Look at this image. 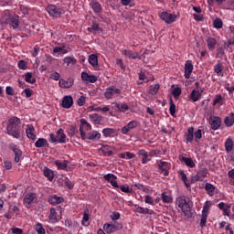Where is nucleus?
<instances>
[{
  "mask_svg": "<svg viewBox=\"0 0 234 234\" xmlns=\"http://www.w3.org/2000/svg\"><path fill=\"white\" fill-rule=\"evenodd\" d=\"M115 107L118 109V111H120V112H125L126 111H129V105H127V103H116Z\"/></svg>",
  "mask_w": 234,
  "mask_h": 234,
  "instance_id": "nucleus-47",
  "label": "nucleus"
},
{
  "mask_svg": "<svg viewBox=\"0 0 234 234\" xmlns=\"http://www.w3.org/2000/svg\"><path fill=\"white\" fill-rule=\"evenodd\" d=\"M57 140H58V144H67V134H65V132H63V129L58 130Z\"/></svg>",
  "mask_w": 234,
  "mask_h": 234,
  "instance_id": "nucleus-28",
  "label": "nucleus"
},
{
  "mask_svg": "<svg viewBox=\"0 0 234 234\" xmlns=\"http://www.w3.org/2000/svg\"><path fill=\"white\" fill-rule=\"evenodd\" d=\"M170 114L171 116H175L176 112V105H175V102L173 101V100H170Z\"/></svg>",
  "mask_w": 234,
  "mask_h": 234,
  "instance_id": "nucleus-56",
  "label": "nucleus"
},
{
  "mask_svg": "<svg viewBox=\"0 0 234 234\" xmlns=\"http://www.w3.org/2000/svg\"><path fill=\"white\" fill-rule=\"evenodd\" d=\"M4 20V23H5V25H10L14 30H17V28H19V16L5 15Z\"/></svg>",
  "mask_w": 234,
  "mask_h": 234,
  "instance_id": "nucleus-3",
  "label": "nucleus"
},
{
  "mask_svg": "<svg viewBox=\"0 0 234 234\" xmlns=\"http://www.w3.org/2000/svg\"><path fill=\"white\" fill-rule=\"evenodd\" d=\"M195 128L189 127L186 132L185 133V140L186 144H192L193 140H195Z\"/></svg>",
  "mask_w": 234,
  "mask_h": 234,
  "instance_id": "nucleus-21",
  "label": "nucleus"
},
{
  "mask_svg": "<svg viewBox=\"0 0 234 234\" xmlns=\"http://www.w3.org/2000/svg\"><path fill=\"white\" fill-rule=\"evenodd\" d=\"M218 209L223 211V215L225 217H229H229H230L229 209H231V204L220 202L219 204H218Z\"/></svg>",
  "mask_w": 234,
  "mask_h": 234,
  "instance_id": "nucleus-20",
  "label": "nucleus"
},
{
  "mask_svg": "<svg viewBox=\"0 0 234 234\" xmlns=\"http://www.w3.org/2000/svg\"><path fill=\"white\" fill-rule=\"evenodd\" d=\"M160 17L165 23H167V25H171L176 21V15L169 14L167 12L161 13Z\"/></svg>",
  "mask_w": 234,
  "mask_h": 234,
  "instance_id": "nucleus-12",
  "label": "nucleus"
},
{
  "mask_svg": "<svg viewBox=\"0 0 234 234\" xmlns=\"http://www.w3.org/2000/svg\"><path fill=\"white\" fill-rule=\"evenodd\" d=\"M101 138V133L98 131H92L88 133H82V140H90L91 142H98Z\"/></svg>",
  "mask_w": 234,
  "mask_h": 234,
  "instance_id": "nucleus-9",
  "label": "nucleus"
},
{
  "mask_svg": "<svg viewBox=\"0 0 234 234\" xmlns=\"http://www.w3.org/2000/svg\"><path fill=\"white\" fill-rule=\"evenodd\" d=\"M25 80L27 83H31V85H34V83H36V78H34V73L32 72H27L25 74Z\"/></svg>",
  "mask_w": 234,
  "mask_h": 234,
  "instance_id": "nucleus-39",
  "label": "nucleus"
},
{
  "mask_svg": "<svg viewBox=\"0 0 234 234\" xmlns=\"http://www.w3.org/2000/svg\"><path fill=\"white\" fill-rule=\"evenodd\" d=\"M34 200H36L35 193L27 194L24 198V204L26 207L30 208V205L34 203Z\"/></svg>",
  "mask_w": 234,
  "mask_h": 234,
  "instance_id": "nucleus-23",
  "label": "nucleus"
},
{
  "mask_svg": "<svg viewBox=\"0 0 234 234\" xmlns=\"http://www.w3.org/2000/svg\"><path fill=\"white\" fill-rule=\"evenodd\" d=\"M209 209H211V202L207 201L203 207L202 216L200 219V227L206 228V223L207 222V215L209 214Z\"/></svg>",
  "mask_w": 234,
  "mask_h": 234,
  "instance_id": "nucleus-5",
  "label": "nucleus"
},
{
  "mask_svg": "<svg viewBox=\"0 0 234 234\" xmlns=\"http://www.w3.org/2000/svg\"><path fill=\"white\" fill-rule=\"evenodd\" d=\"M222 70H224V67H222V64L220 62H218V64H216L214 66V72L218 75V76H224L222 74Z\"/></svg>",
  "mask_w": 234,
  "mask_h": 234,
  "instance_id": "nucleus-46",
  "label": "nucleus"
},
{
  "mask_svg": "<svg viewBox=\"0 0 234 234\" xmlns=\"http://www.w3.org/2000/svg\"><path fill=\"white\" fill-rule=\"evenodd\" d=\"M161 198L164 204H171L173 202V197L167 195L165 192L161 194Z\"/></svg>",
  "mask_w": 234,
  "mask_h": 234,
  "instance_id": "nucleus-45",
  "label": "nucleus"
},
{
  "mask_svg": "<svg viewBox=\"0 0 234 234\" xmlns=\"http://www.w3.org/2000/svg\"><path fill=\"white\" fill-rule=\"evenodd\" d=\"M90 6L95 14H101V5L98 2H91Z\"/></svg>",
  "mask_w": 234,
  "mask_h": 234,
  "instance_id": "nucleus-43",
  "label": "nucleus"
},
{
  "mask_svg": "<svg viewBox=\"0 0 234 234\" xmlns=\"http://www.w3.org/2000/svg\"><path fill=\"white\" fill-rule=\"evenodd\" d=\"M160 90V84H154V86H151V89L149 90V94L152 96H156L158 94V90Z\"/></svg>",
  "mask_w": 234,
  "mask_h": 234,
  "instance_id": "nucleus-48",
  "label": "nucleus"
},
{
  "mask_svg": "<svg viewBox=\"0 0 234 234\" xmlns=\"http://www.w3.org/2000/svg\"><path fill=\"white\" fill-rule=\"evenodd\" d=\"M174 98H178V96H180V94H182V89L180 88H175L173 90V92H172Z\"/></svg>",
  "mask_w": 234,
  "mask_h": 234,
  "instance_id": "nucleus-60",
  "label": "nucleus"
},
{
  "mask_svg": "<svg viewBox=\"0 0 234 234\" xmlns=\"http://www.w3.org/2000/svg\"><path fill=\"white\" fill-rule=\"evenodd\" d=\"M89 209L84 211L83 218H82V226H87V222H89Z\"/></svg>",
  "mask_w": 234,
  "mask_h": 234,
  "instance_id": "nucleus-57",
  "label": "nucleus"
},
{
  "mask_svg": "<svg viewBox=\"0 0 234 234\" xmlns=\"http://www.w3.org/2000/svg\"><path fill=\"white\" fill-rule=\"evenodd\" d=\"M47 12L48 14H49V16L51 17H59V16H61L63 14V11L61 10V8L54 5H50L47 7Z\"/></svg>",
  "mask_w": 234,
  "mask_h": 234,
  "instance_id": "nucleus-10",
  "label": "nucleus"
},
{
  "mask_svg": "<svg viewBox=\"0 0 234 234\" xmlns=\"http://www.w3.org/2000/svg\"><path fill=\"white\" fill-rule=\"evenodd\" d=\"M102 134L105 136V138H109L111 136H114L116 134V130L112 128H104L102 130Z\"/></svg>",
  "mask_w": 234,
  "mask_h": 234,
  "instance_id": "nucleus-36",
  "label": "nucleus"
},
{
  "mask_svg": "<svg viewBox=\"0 0 234 234\" xmlns=\"http://www.w3.org/2000/svg\"><path fill=\"white\" fill-rule=\"evenodd\" d=\"M81 80L84 83H96V81H98V77L95 75H89V73L83 71L81 73Z\"/></svg>",
  "mask_w": 234,
  "mask_h": 234,
  "instance_id": "nucleus-16",
  "label": "nucleus"
},
{
  "mask_svg": "<svg viewBox=\"0 0 234 234\" xmlns=\"http://www.w3.org/2000/svg\"><path fill=\"white\" fill-rule=\"evenodd\" d=\"M120 189L122 193H133V190H131V188H129V186H121Z\"/></svg>",
  "mask_w": 234,
  "mask_h": 234,
  "instance_id": "nucleus-63",
  "label": "nucleus"
},
{
  "mask_svg": "<svg viewBox=\"0 0 234 234\" xmlns=\"http://www.w3.org/2000/svg\"><path fill=\"white\" fill-rule=\"evenodd\" d=\"M112 220H119L120 219V212H112L111 216Z\"/></svg>",
  "mask_w": 234,
  "mask_h": 234,
  "instance_id": "nucleus-64",
  "label": "nucleus"
},
{
  "mask_svg": "<svg viewBox=\"0 0 234 234\" xmlns=\"http://www.w3.org/2000/svg\"><path fill=\"white\" fill-rule=\"evenodd\" d=\"M118 177L114 174H106L103 176V179L106 180V182H109L112 187L118 188L120 186H118V182L116 181Z\"/></svg>",
  "mask_w": 234,
  "mask_h": 234,
  "instance_id": "nucleus-15",
  "label": "nucleus"
},
{
  "mask_svg": "<svg viewBox=\"0 0 234 234\" xmlns=\"http://www.w3.org/2000/svg\"><path fill=\"white\" fill-rule=\"evenodd\" d=\"M120 94H122V90L114 86H111L106 89L104 92V98L106 100H112V98H117L118 96H120Z\"/></svg>",
  "mask_w": 234,
  "mask_h": 234,
  "instance_id": "nucleus-4",
  "label": "nucleus"
},
{
  "mask_svg": "<svg viewBox=\"0 0 234 234\" xmlns=\"http://www.w3.org/2000/svg\"><path fill=\"white\" fill-rule=\"evenodd\" d=\"M52 54H58L63 55V54H69V50H67L65 45H62L61 47H56L53 48Z\"/></svg>",
  "mask_w": 234,
  "mask_h": 234,
  "instance_id": "nucleus-33",
  "label": "nucleus"
},
{
  "mask_svg": "<svg viewBox=\"0 0 234 234\" xmlns=\"http://www.w3.org/2000/svg\"><path fill=\"white\" fill-rule=\"evenodd\" d=\"M224 101V97H222L221 94H217L214 98V101H213V105H222Z\"/></svg>",
  "mask_w": 234,
  "mask_h": 234,
  "instance_id": "nucleus-49",
  "label": "nucleus"
},
{
  "mask_svg": "<svg viewBox=\"0 0 234 234\" xmlns=\"http://www.w3.org/2000/svg\"><path fill=\"white\" fill-rule=\"evenodd\" d=\"M122 228H123V225L120 223L108 222L103 225V229L108 234L114 233L118 229H122Z\"/></svg>",
  "mask_w": 234,
  "mask_h": 234,
  "instance_id": "nucleus-6",
  "label": "nucleus"
},
{
  "mask_svg": "<svg viewBox=\"0 0 234 234\" xmlns=\"http://www.w3.org/2000/svg\"><path fill=\"white\" fill-rule=\"evenodd\" d=\"M101 151L104 156H112V146L103 145Z\"/></svg>",
  "mask_w": 234,
  "mask_h": 234,
  "instance_id": "nucleus-41",
  "label": "nucleus"
},
{
  "mask_svg": "<svg viewBox=\"0 0 234 234\" xmlns=\"http://www.w3.org/2000/svg\"><path fill=\"white\" fill-rule=\"evenodd\" d=\"M9 149L15 154V162L19 164V162H21V156H23V152L21 149H19V146L14 143H11L9 144Z\"/></svg>",
  "mask_w": 234,
  "mask_h": 234,
  "instance_id": "nucleus-8",
  "label": "nucleus"
},
{
  "mask_svg": "<svg viewBox=\"0 0 234 234\" xmlns=\"http://www.w3.org/2000/svg\"><path fill=\"white\" fill-rule=\"evenodd\" d=\"M135 207H136V212L140 213V215H151V210L149 208H145L138 205H135Z\"/></svg>",
  "mask_w": 234,
  "mask_h": 234,
  "instance_id": "nucleus-40",
  "label": "nucleus"
},
{
  "mask_svg": "<svg viewBox=\"0 0 234 234\" xmlns=\"http://www.w3.org/2000/svg\"><path fill=\"white\" fill-rule=\"evenodd\" d=\"M35 229L37 234H45L46 233L45 228H43V225L41 223H37L35 226Z\"/></svg>",
  "mask_w": 234,
  "mask_h": 234,
  "instance_id": "nucleus-52",
  "label": "nucleus"
},
{
  "mask_svg": "<svg viewBox=\"0 0 234 234\" xmlns=\"http://www.w3.org/2000/svg\"><path fill=\"white\" fill-rule=\"evenodd\" d=\"M193 72V61L186 60L185 64V78L189 80L191 78V73Z\"/></svg>",
  "mask_w": 234,
  "mask_h": 234,
  "instance_id": "nucleus-22",
  "label": "nucleus"
},
{
  "mask_svg": "<svg viewBox=\"0 0 234 234\" xmlns=\"http://www.w3.org/2000/svg\"><path fill=\"white\" fill-rule=\"evenodd\" d=\"M17 66L21 70H27V61L19 60Z\"/></svg>",
  "mask_w": 234,
  "mask_h": 234,
  "instance_id": "nucleus-59",
  "label": "nucleus"
},
{
  "mask_svg": "<svg viewBox=\"0 0 234 234\" xmlns=\"http://www.w3.org/2000/svg\"><path fill=\"white\" fill-rule=\"evenodd\" d=\"M21 119L19 117H11L6 125V134L19 140L21 138Z\"/></svg>",
  "mask_w": 234,
  "mask_h": 234,
  "instance_id": "nucleus-1",
  "label": "nucleus"
},
{
  "mask_svg": "<svg viewBox=\"0 0 234 234\" xmlns=\"http://www.w3.org/2000/svg\"><path fill=\"white\" fill-rule=\"evenodd\" d=\"M48 145V141L45 138H38L35 143V147L37 149H41V147H47Z\"/></svg>",
  "mask_w": 234,
  "mask_h": 234,
  "instance_id": "nucleus-34",
  "label": "nucleus"
},
{
  "mask_svg": "<svg viewBox=\"0 0 234 234\" xmlns=\"http://www.w3.org/2000/svg\"><path fill=\"white\" fill-rule=\"evenodd\" d=\"M207 168L199 170L196 176H192V182H202L207 176Z\"/></svg>",
  "mask_w": 234,
  "mask_h": 234,
  "instance_id": "nucleus-13",
  "label": "nucleus"
},
{
  "mask_svg": "<svg viewBox=\"0 0 234 234\" xmlns=\"http://www.w3.org/2000/svg\"><path fill=\"white\" fill-rule=\"evenodd\" d=\"M202 92H204V90H193L189 94L188 98L194 102L198 101L202 98Z\"/></svg>",
  "mask_w": 234,
  "mask_h": 234,
  "instance_id": "nucleus-18",
  "label": "nucleus"
},
{
  "mask_svg": "<svg viewBox=\"0 0 234 234\" xmlns=\"http://www.w3.org/2000/svg\"><path fill=\"white\" fill-rule=\"evenodd\" d=\"M154 191V190H153V187H151V186H144V188H143V193H145L146 195H153Z\"/></svg>",
  "mask_w": 234,
  "mask_h": 234,
  "instance_id": "nucleus-62",
  "label": "nucleus"
},
{
  "mask_svg": "<svg viewBox=\"0 0 234 234\" xmlns=\"http://www.w3.org/2000/svg\"><path fill=\"white\" fill-rule=\"evenodd\" d=\"M48 218L51 224H56L61 218V208L58 207L51 208Z\"/></svg>",
  "mask_w": 234,
  "mask_h": 234,
  "instance_id": "nucleus-7",
  "label": "nucleus"
},
{
  "mask_svg": "<svg viewBox=\"0 0 234 234\" xmlns=\"http://www.w3.org/2000/svg\"><path fill=\"white\" fill-rule=\"evenodd\" d=\"M194 140L197 144H199L200 140H202V130L198 129L194 133Z\"/></svg>",
  "mask_w": 234,
  "mask_h": 234,
  "instance_id": "nucleus-51",
  "label": "nucleus"
},
{
  "mask_svg": "<svg viewBox=\"0 0 234 234\" xmlns=\"http://www.w3.org/2000/svg\"><path fill=\"white\" fill-rule=\"evenodd\" d=\"M207 45L209 50H215V46L217 45V39L213 37H208L207 39Z\"/></svg>",
  "mask_w": 234,
  "mask_h": 234,
  "instance_id": "nucleus-42",
  "label": "nucleus"
},
{
  "mask_svg": "<svg viewBox=\"0 0 234 234\" xmlns=\"http://www.w3.org/2000/svg\"><path fill=\"white\" fill-rule=\"evenodd\" d=\"M63 61L66 63L67 67H69L72 63H76V58H74V57H65Z\"/></svg>",
  "mask_w": 234,
  "mask_h": 234,
  "instance_id": "nucleus-54",
  "label": "nucleus"
},
{
  "mask_svg": "<svg viewBox=\"0 0 234 234\" xmlns=\"http://www.w3.org/2000/svg\"><path fill=\"white\" fill-rule=\"evenodd\" d=\"M90 120L94 123V125H100L101 123V120H103V116L98 113L90 114Z\"/></svg>",
  "mask_w": 234,
  "mask_h": 234,
  "instance_id": "nucleus-27",
  "label": "nucleus"
},
{
  "mask_svg": "<svg viewBox=\"0 0 234 234\" xmlns=\"http://www.w3.org/2000/svg\"><path fill=\"white\" fill-rule=\"evenodd\" d=\"M92 129V126L90 123L87 122L85 119L80 120V138L83 140V134H86V133H89Z\"/></svg>",
  "mask_w": 234,
  "mask_h": 234,
  "instance_id": "nucleus-11",
  "label": "nucleus"
},
{
  "mask_svg": "<svg viewBox=\"0 0 234 234\" xmlns=\"http://www.w3.org/2000/svg\"><path fill=\"white\" fill-rule=\"evenodd\" d=\"M225 150L227 153H231L233 151V139L229 137L225 142Z\"/></svg>",
  "mask_w": 234,
  "mask_h": 234,
  "instance_id": "nucleus-37",
  "label": "nucleus"
},
{
  "mask_svg": "<svg viewBox=\"0 0 234 234\" xmlns=\"http://www.w3.org/2000/svg\"><path fill=\"white\" fill-rule=\"evenodd\" d=\"M224 123L226 127H233L234 112H230L227 117H225Z\"/></svg>",
  "mask_w": 234,
  "mask_h": 234,
  "instance_id": "nucleus-30",
  "label": "nucleus"
},
{
  "mask_svg": "<svg viewBox=\"0 0 234 234\" xmlns=\"http://www.w3.org/2000/svg\"><path fill=\"white\" fill-rule=\"evenodd\" d=\"M35 131H36V129L34 128V126L32 124L27 125L26 134H27V138H29V140H36V135L34 133Z\"/></svg>",
  "mask_w": 234,
  "mask_h": 234,
  "instance_id": "nucleus-26",
  "label": "nucleus"
},
{
  "mask_svg": "<svg viewBox=\"0 0 234 234\" xmlns=\"http://www.w3.org/2000/svg\"><path fill=\"white\" fill-rule=\"evenodd\" d=\"M78 133V127L76 125L72 124L71 126L69 127L68 129V134L69 136H74Z\"/></svg>",
  "mask_w": 234,
  "mask_h": 234,
  "instance_id": "nucleus-53",
  "label": "nucleus"
},
{
  "mask_svg": "<svg viewBox=\"0 0 234 234\" xmlns=\"http://www.w3.org/2000/svg\"><path fill=\"white\" fill-rule=\"evenodd\" d=\"M122 54L124 56H127V58H129L130 59H142V57L140 56V54L134 51L124 49L122 50Z\"/></svg>",
  "mask_w": 234,
  "mask_h": 234,
  "instance_id": "nucleus-25",
  "label": "nucleus"
},
{
  "mask_svg": "<svg viewBox=\"0 0 234 234\" xmlns=\"http://www.w3.org/2000/svg\"><path fill=\"white\" fill-rule=\"evenodd\" d=\"M74 85V79L69 78L67 80L60 79L58 81V87L61 89H70Z\"/></svg>",
  "mask_w": 234,
  "mask_h": 234,
  "instance_id": "nucleus-19",
  "label": "nucleus"
},
{
  "mask_svg": "<svg viewBox=\"0 0 234 234\" xmlns=\"http://www.w3.org/2000/svg\"><path fill=\"white\" fill-rule=\"evenodd\" d=\"M43 175L49 182L54 180V171L47 166L43 168Z\"/></svg>",
  "mask_w": 234,
  "mask_h": 234,
  "instance_id": "nucleus-29",
  "label": "nucleus"
},
{
  "mask_svg": "<svg viewBox=\"0 0 234 234\" xmlns=\"http://www.w3.org/2000/svg\"><path fill=\"white\" fill-rule=\"evenodd\" d=\"M181 162H184V164L186 165V167L193 168L195 167L196 164L195 161L191 157H186L182 156L180 157Z\"/></svg>",
  "mask_w": 234,
  "mask_h": 234,
  "instance_id": "nucleus-31",
  "label": "nucleus"
},
{
  "mask_svg": "<svg viewBox=\"0 0 234 234\" xmlns=\"http://www.w3.org/2000/svg\"><path fill=\"white\" fill-rule=\"evenodd\" d=\"M48 202L53 206H57V204H61V202H63V197H58L56 195L50 196L48 197Z\"/></svg>",
  "mask_w": 234,
  "mask_h": 234,
  "instance_id": "nucleus-32",
  "label": "nucleus"
},
{
  "mask_svg": "<svg viewBox=\"0 0 234 234\" xmlns=\"http://www.w3.org/2000/svg\"><path fill=\"white\" fill-rule=\"evenodd\" d=\"M213 25H214V28H222V19L220 18H217L214 20L213 22Z\"/></svg>",
  "mask_w": 234,
  "mask_h": 234,
  "instance_id": "nucleus-58",
  "label": "nucleus"
},
{
  "mask_svg": "<svg viewBox=\"0 0 234 234\" xmlns=\"http://www.w3.org/2000/svg\"><path fill=\"white\" fill-rule=\"evenodd\" d=\"M144 203L149 204V206H154V199L151 195L144 196Z\"/></svg>",
  "mask_w": 234,
  "mask_h": 234,
  "instance_id": "nucleus-55",
  "label": "nucleus"
},
{
  "mask_svg": "<svg viewBox=\"0 0 234 234\" xmlns=\"http://www.w3.org/2000/svg\"><path fill=\"white\" fill-rule=\"evenodd\" d=\"M178 173H179L180 178L184 182L186 187H190L189 180L187 179V175H186V173L182 170H180Z\"/></svg>",
  "mask_w": 234,
  "mask_h": 234,
  "instance_id": "nucleus-44",
  "label": "nucleus"
},
{
  "mask_svg": "<svg viewBox=\"0 0 234 234\" xmlns=\"http://www.w3.org/2000/svg\"><path fill=\"white\" fill-rule=\"evenodd\" d=\"M55 165L57 166V168L60 171H71L72 168H70V166H69V161L68 160H64V161H59V160H56L54 162Z\"/></svg>",
  "mask_w": 234,
  "mask_h": 234,
  "instance_id": "nucleus-14",
  "label": "nucleus"
},
{
  "mask_svg": "<svg viewBox=\"0 0 234 234\" xmlns=\"http://www.w3.org/2000/svg\"><path fill=\"white\" fill-rule=\"evenodd\" d=\"M159 169L165 173V176H169V172L167 171L169 169V163L165 161H160L159 163Z\"/></svg>",
  "mask_w": 234,
  "mask_h": 234,
  "instance_id": "nucleus-35",
  "label": "nucleus"
},
{
  "mask_svg": "<svg viewBox=\"0 0 234 234\" xmlns=\"http://www.w3.org/2000/svg\"><path fill=\"white\" fill-rule=\"evenodd\" d=\"M209 123H210L211 129L213 131H217L222 124V121L220 120V117L214 116L209 118Z\"/></svg>",
  "mask_w": 234,
  "mask_h": 234,
  "instance_id": "nucleus-17",
  "label": "nucleus"
},
{
  "mask_svg": "<svg viewBox=\"0 0 234 234\" xmlns=\"http://www.w3.org/2000/svg\"><path fill=\"white\" fill-rule=\"evenodd\" d=\"M89 63L90 65H92V67H98V56L90 55L89 57Z\"/></svg>",
  "mask_w": 234,
  "mask_h": 234,
  "instance_id": "nucleus-50",
  "label": "nucleus"
},
{
  "mask_svg": "<svg viewBox=\"0 0 234 234\" xmlns=\"http://www.w3.org/2000/svg\"><path fill=\"white\" fill-rule=\"evenodd\" d=\"M176 206L184 213L185 217H189L191 213V207H193V201L188 197L181 196L176 198Z\"/></svg>",
  "mask_w": 234,
  "mask_h": 234,
  "instance_id": "nucleus-2",
  "label": "nucleus"
},
{
  "mask_svg": "<svg viewBox=\"0 0 234 234\" xmlns=\"http://www.w3.org/2000/svg\"><path fill=\"white\" fill-rule=\"evenodd\" d=\"M72 103H74V100L70 95L65 96L62 100L63 109H70L72 107Z\"/></svg>",
  "mask_w": 234,
  "mask_h": 234,
  "instance_id": "nucleus-24",
  "label": "nucleus"
},
{
  "mask_svg": "<svg viewBox=\"0 0 234 234\" xmlns=\"http://www.w3.org/2000/svg\"><path fill=\"white\" fill-rule=\"evenodd\" d=\"M205 190L207 191L208 196H210V197L215 196V186H213L212 184L207 183L205 185Z\"/></svg>",
  "mask_w": 234,
  "mask_h": 234,
  "instance_id": "nucleus-38",
  "label": "nucleus"
},
{
  "mask_svg": "<svg viewBox=\"0 0 234 234\" xmlns=\"http://www.w3.org/2000/svg\"><path fill=\"white\" fill-rule=\"evenodd\" d=\"M51 80H54V81H59V78H61V75L58 73V71H54L51 73Z\"/></svg>",
  "mask_w": 234,
  "mask_h": 234,
  "instance_id": "nucleus-61",
  "label": "nucleus"
}]
</instances>
